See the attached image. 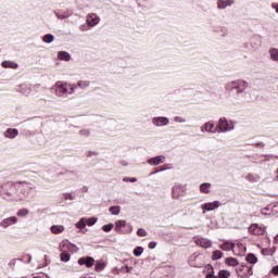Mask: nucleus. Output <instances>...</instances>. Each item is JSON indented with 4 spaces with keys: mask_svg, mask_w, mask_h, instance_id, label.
Masks as SVG:
<instances>
[{
    "mask_svg": "<svg viewBox=\"0 0 278 278\" xmlns=\"http://www.w3.org/2000/svg\"><path fill=\"white\" fill-rule=\"evenodd\" d=\"M75 85L58 81L54 85V92L56 97H68V94H73L75 92Z\"/></svg>",
    "mask_w": 278,
    "mask_h": 278,
    "instance_id": "obj_1",
    "label": "nucleus"
},
{
    "mask_svg": "<svg viewBox=\"0 0 278 278\" xmlns=\"http://www.w3.org/2000/svg\"><path fill=\"white\" fill-rule=\"evenodd\" d=\"M71 247H73L75 249L77 245L73 244L68 241L61 242V244H60V249L62 251L61 262H70L71 261V254L66 253V249H71Z\"/></svg>",
    "mask_w": 278,
    "mask_h": 278,
    "instance_id": "obj_2",
    "label": "nucleus"
},
{
    "mask_svg": "<svg viewBox=\"0 0 278 278\" xmlns=\"http://www.w3.org/2000/svg\"><path fill=\"white\" fill-rule=\"evenodd\" d=\"M217 127H218L219 131H222V132L231 131L235 128L233 123L228 122L227 118H225V117H222L219 119Z\"/></svg>",
    "mask_w": 278,
    "mask_h": 278,
    "instance_id": "obj_3",
    "label": "nucleus"
},
{
    "mask_svg": "<svg viewBox=\"0 0 278 278\" xmlns=\"http://www.w3.org/2000/svg\"><path fill=\"white\" fill-rule=\"evenodd\" d=\"M238 277L250 278L253 277V267L252 266H242L237 270Z\"/></svg>",
    "mask_w": 278,
    "mask_h": 278,
    "instance_id": "obj_4",
    "label": "nucleus"
},
{
    "mask_svg": "<svg viewBox=\"0 0 278 278\" xmlns=\"http://www.w3.org/2000/svg\"><path fill=\"white\" fill-rule=\"evenodd\" d=\"M218 207H220L219 201L204 203L201 206L203 210L202 214H205V212H214V210H218Z\"/></svg>",
    "mask_w": 278,
    "mask_h": 278,
    "instance_id": "obj_5",
    "label": "nucleus"
},
{
    "mask_svg": "<svg viewBox=\"0 0 278 278\" xmlns=\"http://www.w3.org/2000/svg\"><path fill=\"white\" fill-rule=\"evenodd\" d=\"M250 233L253 236H264L266 233V227H262L257 224H252L249 228Z\"/></svg>",
    "mask_w": 278,
    "mask_h": 278,
    "instance_id": "obj_6",
    "label": "nucleus"
},
{
    "mask_svg": "<svg viewBox=\"0 0 278 278\" xmlns=\"http://www.w3.org/2000/svg\"><path fill=\"white\" fill-rule=\"evenodd\" d=\"M78 266H86V268H92V266H94V258L91 256H83L78 258Z\"/></svg>",
    "mask_w": 278,
    "mask_h": 278,
    "instance_id": "obj_7",
    "label": "nucleus"
},
{
    "mask_svg": "<svg viewBox=\"0 0 278 278\" xmlns=\"http://www.w3.org/2000/svg\"><path fill=\"white\" fill-rule=\"evenodd\" d=\"M185 192H186V187L174 186L172 189V197H173V199H181V197H184Z\"/></svg>",
    "mask_w": 278,
    "mask_h": 278,
    "instance_id": "obj_8",
    "label": "nucleus"
},
{
    "mask_svg": "<svg viewBox=\"0 0 278 278\" xmlns=\"http://www.w3.org/2000/svg\"><path fill=\"white\" fill-rule=\"evenodd\" d=\"M100 21H101V20H100V18L98 17V15L94 14V13L88 14V15H87V18H86V22H87L88 27H94V26L99 25V22H100Z\"/></svg>",
    "mask_w": 278,
    "mask_h": 278,
    "instance_id": "obj_9",
    "label": "nucleus"
},
{
    "mask_svg": "<svg viewBox=\"0 0 278 278\" xmlns=\"http://www.w3.org/2000/svg\"><path fill=\"white\" fill-rule=\"evenodd\" d=\"M152 123L156 127H164V126L168 125L169 121L166 117H154Z\"/></svg>",
    "mask_w": 278,
    "mask_h": 278,
    "instance_id": "obj_10",
    "label": "nucleus"
},
{
    "mask_svg": "<svg viewBox=\"0 0 278 278\" xmlns=\"http://www.w3.org/2000/svg\"><path fill=\"white\" fill-rule=\"evenodd\" d=\"M16 223H18V218L11 216V217L4 218L1 222V227H11V225H16Z\"/></svg>",
    "mask_w": 278,
    "mask_h": 278,
    "instance_id": "obj_11",
    "label": "nucleus"
},
{
    "mask_svg": "<svg viewBox=\"0 0 278 278\" xmlns=\"http://www.w3.org/2000/svg\"><path fill=\"white\" fill-rule=\"evenodd\" d=\"M201 131H207L208 134H216V128L214 127V122L205 123L202 126Z\"/></svg>",
    "mask_w": 278,
    "mask_h": 278,
    "instance_id": "obj_12",
    "label": "nucleus"
},
{
    "mask_svg": "<svg viewBox=\"0 0 278 278\" xmlns=\"http://www.w3.org/2000/svg\"><path fill=\"white\" fill-rule=\"evenodd\" d=\"M197 244L202 249H210L212 248V241L210 239L201 238L197 240Z\"/></svg>",
    "mask_w": 278,
    "mask_h": 278,
    "instance_id": "obj_13",
    "label": "nucleus"
},
{
    "mask_svg": "<svg viewBox=\"0 0 278 278\" xmlns=\"http://www.w3.org/2000/svg\"><path fill=\"white\" fill-rule=\"evenodd\" d=\"M3 136H4V138L14 139V138H16V136H18V129H16V128H8L4 131Z\"/></svg>",
    "mask_w": 278,
    "mask_h": 278,
    "instance_id": "obj_14",
    "label": "nucleus"
},
{
    "mask_svg": "<svg viewBox=\"0 0 278 278\" xmlns=\"http://www.w3.org/2000/svg\"><path fill=\"white\" fill-rule=\"evenodd\" d=\"M164 160H165V157L162 155L155 156V157L148 160V164H150L151 166H159V164H164Z\"/></svg>",
    "mask_w": 278,
    "mask_h": 278,
    "instance_id": "obj_15",
    "label": "nucleus"
},
{
    "mask_svg": "<svg viewBox=\"0 0 278 278\" xmlns=\"http://www.w3.org/2000/svg\"><path fill=\"white\" fill-rule=\"evenodd\" d=\"M123 227H127V222L117 220L115 223V231H117V233H127V232L123 231Z\"/></svg>",
    "mask_w": 278,
    "mask_h": 278,
    "instance_id": "obj_16",
    "label": "nucleus"
},
{
    "mask_svg": "<svg viewBox=\"0 0 278 278\" xmlns=\"http://www.w3.org/2000/svg\"><path fill=\"white\" fill-rule=\"evenodd\" d=\"M228 5H233V0H219L217 2V7L219 10H225V8H228Z\"/></svg>",
    "mask_w": 278,
    "mask_h": 278,
    "instance_id": "obj_17",
    "label": "nucleus"
},
{
    "mask_svg": "<svg viewBox=\"0 0 278 278\" xmlns=\"http://www.w3.org/2000/svg\"><path fill=\"white\" fill-rule=\"evenodd\" d=\"M64 226L62 225H53L51 226L50 228V231L54 235H58V233H64Z\"/></svg>",
    "mask_w": 278,
    "mask_h": 278,
    "instance_id": "obj_18",
    "label": "nucleus"
},
{
    "mask_svg": "<svg viewBox=\"0 0 278 278\" xmlns=\"http://www.w3.org/2000/svg\"><path fill=\"white\" fill-rule=\"evenodd\" d=\"M58 58H59V60H63L64 62L71 61V54L66 51H60L58 53Z\"/></svg>",
    "mask_w": 278,
    "mask_h": 278,
    "instance_id": "obj_19",
    "label": "nucleus"
},
{
    "mask_svg": "<svg viewBox=\"0 0 278 278\" xmlns=\"http://www.w3.org/2000/svg\"><path fill=\"white\" fill-rule=\"evenodd\" d=\"M225 264H227V266L236 267V266H238V264H240V263L238 262V258H235V257H227V258L225 260Z\"/></svg>",
    "mask_w": 278,
    "mask_h": 278,
    "instance_id": "obj_20",
    "label": "nucleus"
},
{
    "mask_svg": "<svg viewBox=\"0 0 278 278\" xmlns=\"http://www.w3.org/2000/svg\"><path fill=\"white\" fill-rule=\"evenodd\" d=\"M269 58L273 62H278V49L277 48L269 50Z\"/></svg>",
    "mask_w": 278,
    "mask_h": 278,
    "instance_id": "obj_21",
    "label": "nucleus"
},
{
    "mask_svg": "<svg viewBox=\"0 0 278 278\" xmlns=\"http://www.w3.org/2000/svg\"><path fill=\"white\" fill-rule=\"evenodd\" d=\"M2 66H3V68H18V64H16L12 61H3Z\"/></svg>",
    "mask_w": 278,
    "mask_h": 278,
    "instance_id": "obj_22",
    "label": "nucleus"
},
{
    "mask_svg": "<svg viewBox=\"0 0 278 278\" xmlns=\"http://www.w3.org/2000/svg\"><path fill=\"white\" fill-rule=\"evenodd\" d=\"M210 188H212V185L210 182H204L200 186V190L204 194H210Z\"/></svg>",
    "mask_w": 278,
    "mask_h": 278,
    "instance_id": "obj_23",
    "label": "nucleus"
},
{
    "mask_svg": "<svg viewBox=\"0 0 278 278\" xmlns=\"http://www.w3.org/2000/svg\"><path fill=\"white\" fill-rule=\"evenodd\" d=\"M233 247H236V244H233V242H225L220 245V249L223 251H233Z\"/></svg>",
    "mask_w": 278,
    "mask_h": 278,
    "instance_id": "obj_24",
    "label": "nucleus"
},
{
    "mask_svg": "<svg viewBox=\"0 0 278 278\" xmlns=\"http://www.w3.org/2000/svg\"><path fill=\"white\" fill-rule=\"evenodd\" d=\"M105 266H108V263L105 261H97L96 262V270H98V271L104 270Z\"/></svg>",
    "mask_w": 278,
    "mask_h": 278,
    "instance_id": "obj_25",
    "label": "nucleus"
},
{
    "mask_svg": "<svg viewBox=\"0 0 278 278\" xmlns=\"http://www.w3.org/2000/svg\"><path fill=\"white\" fill-rule=\"evenodd\" d=\"M245 260L249 264H257V256L253 253L248 254Z\"/></svg>",
    "mask_w": 278,
    "mask_h": 278,
    "instance_id": "obj_26",
    "label": "nucleus"
},
{
    "mask_svg": "<svg viewBox=\"0 0 278 278\" xmlns=\"http://www.w3.org/2000/svg\"><path fill=\"white\" fill-rule=\"evenodd\" d=\"M29 215V210L27 208H21L17 211V216L20 218H25V216H28Z\"/></svg>",
    "mask_w": 278,
    "mask_h": 278,
    "instance_id": "obj_27",
    "label": "nucleus"
},
{
    "mask_svg": "<svg viewBox=\"0 0 278 278\" xmlns=\"http://www.w3.org/2000/svg\"><path fill=\"white\" fill-rule=\"evenodd\" d=\"M77 86L81 89L88 88L90 86V80H79Z\"/></svg>",
    "mask_w": 278,
    "mask_h": 278,
    "instance_id": "obj_28",
    "label": "nucleus"
},
{
    "mask_svg": "<svg viewBox=\"0 0 278 278\" xmlns=\"http://www.w3.org/2000/svg\"><path fill=\"white\" fill-rule=\"evenodd\" d=\"M77 229H85L86 228V217H83L79 219V222L76 223Z\"/></svg>",
    "mask_w": 278,
    "mask_h": 278,
    "instance_id": "obj_29",
    "label": "nucleus"
},
{
    "mask_svg": "<svg viewBox=\"0 0 278 278\" xmlns=\"http://www.w3.org/2000/svg\"><path fill=\"white\" fill-rule=\"evenodd\" d=\"M109 211L111 212V214H113L114 216H118V214H121V206H111L109 208Z\"/></svg>",
    "mask_w": 278,
    "mask_h": 278,
    "instance_id": "obj_30",
    "label": "nucleus"
},
{
    "mask_svg": "<svg viewBox=\"0 0 278 278\" xmlns=\"http://www.w3.org/2000/svg\"><path fill=\"white\" fill-rule=\"evenodd\" d=\"M219 278H229L231 277V273L229 270L222 269L218 273Z\"/></svg>",
    "mask_w": 278,
    "mask_h": 278,
    "instance_id": "obj_31",
    "label": "nucleus"
},
{
    "mask_svg": "<svg viewBox=\"0 0 278 278\" xmlns=\"http://www.w3.org/2000/svg\"><path fill=\"white\" fill-rule=\"evenodd\" d=\"M142 253H144V249L142 247H138L134 250V255L136 257H140V255H142Z\"/></svg>",
    "mask_w": 278,
    "mask_h": 278,
    "instance_id": "obj_32",
    "label": "nucleus"
},
{
    "mask_svg": "<svg viewBox=\"0 0 278 278\" xmlns=\"http://www.w3.org/2000/svg\"><path fill=\"white\" fill-rule=\"evenodd\" d=\"M220 257H223V252H220V250H216L213 252L212 260L216 261L220 260Z\"/></svg>",
    "mask_w": 278,
    "mask_h": 278,
    "instance_id": "obj_33",
    "label": "nucleus"
},
{
    "mask_svg": "<svg viewBox=\"0 0 278 278\" xmlns=\"http://www.w3.org/2000/svg\"><path fill=\"white\" fill-rule=\"evenodd\" d=\"M53 40H55V37H53V35H51V34L43 36V42L50 43V42H53Z\"/></svg>",
    "mask_w": 278,
    "mask_h": 278,
    "instance_id": "obj_34",
    "label": "nucleus"
},
{
    "mask_svg": "<svg viewBox=\"0 0 278 278\" xmlns=\"http://www.w3.org/2000/svg\"><path fill=\"white\" fill-rule=\"evenodd\" d=\"M96 223H97V217H90L86 219V225H88V227H92V225H94Z\"/></svg>",
    "mask_w": 278,
    "mask_h": 278,
    "instance_id": "obj_35",
    "label": "nucleus"
},
{
    "mask_svg": "<svg viewBox=\"0 0 278 278\" xmlns=\"http://www.w3.org/2000/svg\"><path fill=\"white\" fill-rule=\"evenodd\" d=\"M114 229V224H108L103 226V231H112Z\"/></svg>",
    "mask_w": 278,
    "mask_h": 278,
    "instance_id": "obj_36",
    "label": "nucleus"
},
{
    "mask_svg": "<svg viewBox=\"0 0 278 278\" xmlns=\"http://www.w3.org/2000/svg\"><path fill=\"white\" fill-rule=\"evenodd\" d=\"M137 236H139L140 238H144V236H147V230L142 228L138 229Z\"/></svg>",
    "mask_w": 278,
    "mask_h": 278,
    "instance_id": "obj_37",
    "label": "nucleus"
},
{
    "mask_svg": "<svg viewBox=\"0 0 278 278\" xmlns=\"http://www.w3.org/2000/svg\"><path fill=\"white\" fill-rule=\"evenodd\" d=\"M80 136H90V130L88 129L80 130Z\"/></svg>",
    "mask_w": 278,
    "mask_h": 278,
    "instance_id": "obj_38",
    "label": "nucleus"
},
{
    "mask_svg": "<svg viewBox=\"0 0 278 278\" xmlns=\"http://www.w3.org/2000/svg\"><path fill=\"white\" fill-rule=\"evenodd\" d=\"M58 18H68V14H60V13H55Z\"/></svg>",
    "mask_w": 278,
    "mask_h": 278,
    "instance_id": "obj_39",
    "label": "nucleus"
},
{
    "mask_svg": "<svg viewBox=\"0 0 278 278\" xmlns=\"http://www.w3.org/2000/svg\"><path fill=\"white\" fill-rule=\"evenodd\" d=\"M174 121L175 123H186V119H184L182 117H175Z\"/></svg>",
    "mask_w": 278,
    "mask_h": 278,
    "instance_id": "obj_40",
    "label": "nucleus"
},
{
    "mask_svg": "<svg viewBox=\"0 0 278 278\" xmlns=\"http://www.w3.org/2000/svg\"><path fill=\"white\" fill-rule=\"evenodd\" d=\"M124 181H130L131 184H135V181H138L137 178H124Z\"/></svg>",
    "mask_w": 278,
    "mask_h": 278,
    "instance_id": "obj_41",
    "label": "nucleus"
},
{
    "mask_svg": "<svg viewBox=\"0 0 278 278\" xmlns=\"http://www.w3.org/2000/svg\"><path fill=\"white\" fill-rule=\"evenodd\" d=\"M155 247H157V243L156 242H150L149 243V249H155Z\"/></svg>",
    "mask_w": 278,
    "mask_h": 278,
    "instance_id": "obj_42",
    "label": "nucleus"
},
{
    "mask_svg": "<svg viewBox=\"0 0 278 278\" xmlns=\"http://www.w3.org/2000/svg\"><path fill=\"white\" fill-rule=\"evenodd\" d=\"M65 199L73 201V199H75V198L71 193H67V194H65Z\"/></svg>",
    "mask_w": 278,
    "mask_h": 278,
    "instance_id": "obj_43",
    "label": "nucleus"
},
{
    "mask_svg": "<svg viewBox=\"0 0 278 278\" xmlns=\"http://www.w3.org/2000/svg\"><path fill=\"white\" fill-rule=\"evenodd\" d=\"M271 8H273L274 10H276V12H277V14H278V3H273V4H271Z\"/></svg>",
    "mask_w": 278,
    "mask_h": 278,
    "instance_id": "obj_44",
    "label": "nucleus"
},
{
    "mask_svg": "<svg viewBox=\"0 0 278 278\" xmlns=\"http://www.w3.org/2000/svg\"><path fill=\"white\" fill-rule=\"evenodd\" d=\"M273 273H274V275H278V266H275V267L273 268Z\"/></svg>",
    "mask_w": 278,
    "mask_h": 278,
    "instance_id": "obj_45",
    "label": "nucleus"
},
{
    "mask_svg": "<svg viewBox=\"0 0 278 278\" xmlns=\"http://www.w3.org/2000/svg\"><path fill=\"white\" fill-rule=\"evenodd\" d=\"M239 84H240V86H243L244 88H247V86H249V84H247V81H240Z\"/></svg>",
    "mask_w": 278,
    "mask_h": 278,
    "instance_id": "obj_46",
    "label": "nucleus"
},
{
    "mask_svg": "<svg viewBox=\"0 0 278 278\" xmlns=\"http://www.w3.org/2000/svg\"><path fill=\"white\" fill-rule=\"evenodd\" d=\"M206 278H216V276H214V274H207Z\"/></svg>",
    "mask_w": 278,
    "mask_h": 278,
    "instance_id": "obj_47",
    "label": "nucleus"
},
{
    "mask_svg": "<svg viewBox=\"0 0 278 278\" xmlns=\"http://www.w3.org/2000/svg\"><path fill=\"white\" fill-rule=\"evenodd\" d=\"M126 271L131 273V268L129 266H126Z\"/></svg>",
    "mask_w": 278,
    "mask_h": 278,
    "instance_id": "obj_48",
    "label": "nucleus"
},
{
    "mask_svg": "<svg viewBox=\"0 0 278 278\" xmlns=\"http://www.w3.org/2000/svg\"><path fill=\"white\" fill-rule=\"evenodd\" d=\"M128 233H131V226H129V230H128Z\"/></svg>",
    "mask_w": 278,
    "mask_h": 278,
    "instance_id": "obj_49",
    "label": "nucleus"
},
{
    "mask_svg": "<svg viewBox=\"0 0 278 278\" xmlns=\"http://www.w3.org/2000/svg\"><path fill=\"white\" fill-rule=\"evenodd\" d=\"M25 194V197H29V192H27V193H24Z\"/></svg>",
    "mask_w": 278,
    "mask_h": 278,
    "instance_id": "obj_50",
    "label": "nucleus"
},
{
    "mask_svg": "<svg viewBox=\"0 0 278 278\" xmlns=\"http://www.w3.org/2000/svg\"><path fill=\"white\" fill-rule=\"evenodd\" d=\"M34 278H40L39 276H35Z\"/></svg>",
    "mask_w": 278,
    "mask_h": 278,
    "instance_id": "obj_51",
    "label": "nucleus"
}]
</instances>
